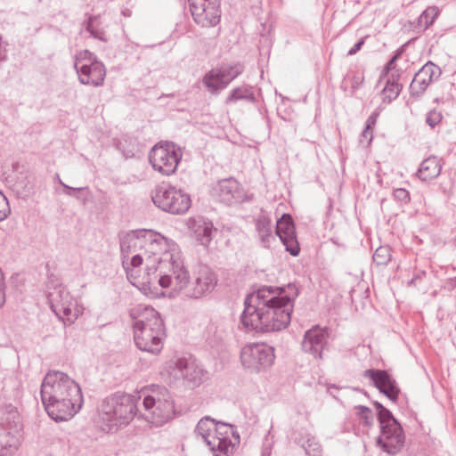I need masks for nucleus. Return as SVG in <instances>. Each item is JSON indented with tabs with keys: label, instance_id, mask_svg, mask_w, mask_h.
I'll return each mask as SVG.
<instances>
[{
	"label": "nucleus",
	"instance_id": "f257e3e1",
	"mask_svg": "<svg viewBox=\"0 0 456 456\" xmlns=\"http://www.w3.org/2000/svg\"><path fill=\"white\" fill-rule=\"evenodd\" d=\"M298 289L289 283L285 287L264 286L244 300L241 324L248 330L280 331L289 326Z\"/></svg>",
	"mask_w": 456,
	"mask_h": 456
},
{
	"label": "nucleus",
	"instance_id": "f03ea898",
	"mask_svg": "<svg viewBox=\"0 0 456 456\" xmlns=\"http://www.w3.org/2000/svg\"><path fill=\"white\" fill-rule=\"evenodd\" d=\"M40 395L47 414L55 421L71 419L84 403L79 385L59 370L47 372L41 384Z\"/></svg>",
	"mask_w": 456,
	"mask_h": 456
},
{
	"label": "nucleus",
	"instance_id": "7ed1b4c3",
	"mask_svg": "<svg viewBox=\"0 0 456 456\" xmlns=\"http://www.w3.org/2000/svg\"><path fill=\"white\" fill-rule=\"evenodd\" d=\"M166 338L164 322L153 307L146 305L141 312V318L134 323V339L141 351L158 354L163 348Z\"/></svg>",
	"mask_w": 456,
	"mask_h": 456
},
{
	"label": "nucleus",
	"instance_id": "20e7f679",
	"mask_svg": "<svg viewBox=\"0 0 456 456\" xmlns=\"http://www.w3.org/2000/svg\"><path fill=\"white\" fill-rule=\"evenodd\" d=\"M137 412V398L134 395L116 393L104 398L99 413L106 422L109 431L114 428L127 424Z\"/></svg>",
	"mask_w": 456,
	"mask_h": 456
},
{
	"label": "nucleus",
	"instance_id": "39448f33",
	"mask_svg": "<svg viewBox=\"0 0 456 456\" xmlns=\"http://www.w3.org/2000/svg\"><path fill=\"white\" fill-rule=\"evenodd\" d=\"M176 268L175 292H182L190 298H200L211 293L217 285V276L208 266H200L193 273V281H190L189 272L181 269V265H175Z\"/></svg>",
	"mask_w": 456,
	"mask_h": 456
},
{
	"label": "nucleus",
	"instance_id": "423d86ee",
	"mask_svg": "<svg viewBox=\"0 0 456 456\" xmlns=\"http://www.w3.org/2000/svg\"><path fill=\"white\" fill-rule=\"evenodd\" d=\"M46 287L52 311L63 322L73 323L78 316V310L69 291L53 274L48 276Z\"/></svg>",
	"mask_w": 456,
	"mask_h": 456
},
{
	"label": "nucleus",
	"instance_id": "0eeeda50",
	"mask_svg": "<svg viewBox=\"0 0 456 456\" xmlns=\"http://www.w3.org/2000/svg\"><path fill=\"white\" fill-rule=\"evenodd\" d=\"M151 197L157 208L172 215H183L191 205L188 193L168 183L156 185Z\"/></svg>",
	"mask_w": 456,
	"mask_h": 456
},
{
	"label": "nucleus",
	"instance_id": "6e6552de",
	"mask_svg": "<svg viewBox=\"0 0 456 456\" xmlns=\"http://www.w3.org/2000/svg\"><path fill=\"white\" fill-rule=\"evenodd\" d=\"M377 413L381 433L377 439V444L388 454H395L404 444L405 437L403 428L386 407Z\"/></svg>",
	"mask_w": 456,
	"mask_h": 456
},
{
	"label": "nucleus",
	"instance_id": "1a4fd4ad",
	"mask_svg": "<svg viewBox=\"0 0 456 456\" xmlns=\"http://www.w3.org/2000/svg\"><path fill=\"white\" fill-rule=\"evenodd\" d=\"M159 264L157 265L147 264L146 272L148 275L147 283L158 281L159 285L163 288L173 287V290L175 292V276L176 268L175 265H181V269L184 272H188L183 265V262L177 256H175L170 251L164 252V257H159Z\"/></svg>",
	"mask_w": 456,
	"mask_h": 456
},
{
	"label": "nucleus",
	"instance_id": "9d476101",
	"mask_svg": "<svg viewBox=\"0 0 456 456\" xmlns=\"http://www.w3.org/2000/svg\"><path fill=\"white\" fill-rule=\"evenodd\" d=\"M144 418L155 426H161L175 415V405L172 395L166 389L157 395H147L143 398Z\"/></svg>",
	"mask_w": 456,
	"mask_h": 456
},
{
	"label": "nucleus",
	"instance_id": "9b49d317",
	"mask_svg": "<svg viewBox=\"0 0 456 456\" xmlns=\"http://www.w3.org/2000/svg\"><path fill=\"white\" fill-rule=\"evenodd\" d=\"M181 159L180 148L171 142L156 144L149 153V161L152 168L163 175L174 174Z\"/></svg>",
	"mask_w": 456,
	"mask_h": 456
},
{
	"label": "nucleus",
	"instance_id": "f8f14e48",
	"mask_svg": "<svg viewBox=\"0 0 456 456\" xmlns=\"http://www.w3.org/2000/svg\"><path fill=\"white\" fill-rule=\"evenodd\" d=\"M275 359L273 347L266 344H249L242 347L240 361L244 368L260 372L272 366Z\"/></svg>",
	"mask_w": 456,
	"mask_h": 456
},
{
	"label": "nucleus",
	"instance_id": "ddd939ff",
	"mask_svg": "<svg viewBox=\"0 0 456 456\" xmlns=\"http://www.w3.org/2000/svg\"><path fill=\"white\" fill-rule=\"evenodd\" d=\"M244 70L241 63L224 65L219 69H211L203 77L202 82L211 94H217L239 77Z\"/></svg>",
	"mask_w": 456,
	"mask_h": 456
},
{
	"label": "nucleus",
	"instance_id": "4468645a",
	"mask_svg": "<svg viewBox=\"0 0 456 456\" xmlns=\"http://www.w3.org/2000/svg\"><path fill=\"white\" fill-rule=\"evenodd\" d=\"M194 22L202 28H211L220 22V0H188Z\"/></svg>",
	"mask_w": 456,
	"mask_h": 456
},
{
	"label": "nucleus",
	"instance_id": "2eb2a0df",
	"mask_svg": "<svg viewBox=\"0 0 456 456\" xmlns=\"http://www.w3.org/2000/svg\"><path fill=\"white\" fill-rule=\"evenodd\" d=\"M169 376L175 380H186L195 386L199 385L204 376V370L193 360L177 358L171 360L166 368Z\"/></svg>",
	"mask_w": 456,
	"mask_h": 456
},
{
	"label": "nucleus",
	"instance_id": "dca6fc26",
	"mask_svg": "<svg viewBox=\"0 0 456 456\" xmlns=\"http://www.w3.org/2000/svg\"><path fill=\"white\" fill-rule=\"evenodd\" d=\"M363 377L370 379L374 387L390 401L397 402L400 388L395 379L387 370L369 369L364 370Z\"/></svg>",
	"mask_w": 456,
	"mask_h": 456
},
{
	"label": "nucleus",
	"instance_id": "f3484780",
	"mask_svg": "<svg viewBox=\"0 0 456 456\" xmlns=\"http://www.w3.org/2000/svg\"><path fill=\"white\" fill-rule=\"evenodd\" d=\"M441 69L431 61L427 62L415 74L411 85V97L419 98L427 88L441 76Z\"/></svg>",
	"mask_w": 456,
	"mask_h": 456
},
{
	"label": "nucleus",
	"instance_id": "a211bd4d",
	"mask_svg": "<svg viewBox=\"0 0 456 456\" xmlns=\"http://www.w3.org/2000/svg\"><path fill=\"white\" fill-rule=\"evenodd\" d=\"M276 235L285 246L286 251L293 256L299 254L300 248L297 240L294 221L289 214H283L276 223Z\"/></svg>",
	"mask_w": 456,
	"mask_h": 456
},
{
	"label": "nucleus",
	"instance_id": "6ab92c4d",
	"mask_svg": "<svg viewBox=\"0 0 456 456\" xmlns=\"http://www.w3.org/2000/svg\"><path fill=\"white\" fill-rule=\"evenodd\" d=\"M214 432H222L224 437L213 436L208 441V447L214 456H231L234 444L232 443L231 436H235L233 426L223 422H216Z\"/></svg>",
	"mask_w": 456,
	"mask_h": 456
},
{
	"label": "nucleus",
	"instance_id": "aec40b11",
	"mask_svg": "<svg viewBox=\"0 0 456 456\" xmlns=\"http://www.w3.org/2000/svg\"><path fill=\"white\" fill-rule=\"evenodd\" d=\"M74 68L81 84L95 87L103 84L106 69L102 62L94 59L91 63H82L80 67H77V61H75Z\"/></svg>",
	"mask_w": 456,
	"mask_h": 456
},
{
	"label": "nucleus",
	"instance_id": "412c9836",
	"mask_svg": "<svg viewBox=\"0 0 456 456\" xmlns=\"http://www.w3.org/2000/svg\"><path fill=\"white\" fill-rule=\"evenodd\" d=\"M214 195L220 202L229 206L243 202L245 199L242 188L233 178L219 181L214 187Z\"/></svg>",
	"mask_w": 456,
	"mask_h": 456
},
{
	"label": "nucleus",
	"instance_id": "4be33fe9",
	"mask_svg": "<svg viewBox=\"0 0 456 456\" xmlns=\"http://www.w3.org/2000/svg\"><path fill=\"white\" fill-rule=\"evenodd\" d=\"M155 232L151 230H135L126 233L120 240V249L123 257L137 250H142L145 248V242L154 241Z\"/></svg>",
	"mask_w": 456,
	"mask_h": 456
},
{
	"label": "nucleus",
	"instance_id": "5701e85b",
	"mask_svg": "<svg viewBox=\"0 0 456 456\" xmlns=\"http://www.w3.org/2000/svg\"><path fill=\"white\" fill-rule=\"evenodd\" d=\"M327 344V332L319 327H314L305 333L302 349L305 353L312 354L315 359H322Z\"/></svg>",
	"mask_w": 456,
	"mask_h": 456
},
{
	"label": "nucleus",
	"instance_id": "b1692460",
	"mask_svg": "<svg viewBox=\"0 0 456 456\" xmlns=\"http://www.w3.org/2000/svg\"><path fill=\"white\" fill-rule=\"evenodd\" d=\"M188 227L194 234L195 239L203 246H208L212 240L216 231L213 223L202 216L192 217L188 221Z\"/></svg>",
	"mask_w": 456,
	"mask_h": 456
},
{
	"label": "nucleus",
	"instance_id": "393cba45",
	"mask_svg": "<svg viewBox=\"0 0 456 456\" xmlns=\"http://www.w3.org/2000/svg\"><path fill=\"white\" fill-rule=\"evenodd\" d=\"M154 241L145 242V248H143V254L146 256V265L159 264V257H164V252L168 251L167 249V240L159 233L155 232L153 237Z\"/></svg>",
	"mask_w": 456,
	"mask_h": 456
},
{
	"label": "nucleus",
	"instance_id": "a878e982",
	"mask_svg": "<svg viewBox=\"0 0 456 456\" xmlns=\"http://www.w3.org/2000/svg\"><path fill=\"white\" fill-rule=\"evenodd\" d=\"M255 225L260 245L265 248H270L272 243L276 240L273 234L271 219L265 216H259Z\"/></svg>",
	"mask_w": 456,
	"mask_h": 456
},
{
	"label": "nucleus",
	"instance_id": "bb28decb",
	"mask_svg": "<svg viewBox=\"0 0 456 456\" xmlns=\"http://www.w3.org/2000/svg\"><path fill=\"white\" fill-rule=\"evenodd\" d=\"M240 101L248 103H255L256 102L255 92L251 86L244 84L232 89L224 100V104L231 105Z\"/></svg>",
	"mask_w": 456,
	"mask_h": 456
},
{
	"label": "nucleus",
	"instance_id": "cd10ccee",
	"mask_svg": "<svg viewBox=\"0 0 456 456\" xmlns=\"http://www.w3.org/2000/svg\"><path fill=\"white\" fill-rule=\"evenodd\" d=\"M442 170L440 159L435 156L424 159L418 170V176L422 181H428L437 177Z\"/></svg>",
	"mask_w": 456,
	"mask_h": 456
},
{
	"label": "nucleus",
	"instance_id": "c85d7f7f",
	"mask_svg": "<svg viewBox=\"0 0 456 456\" xmlns=\"http://www.w3.org/2000/svg\"><path fill=\"white\" fill-rule=\"evenodd\" d=\"M20 445L19 437L12 431L2 428H0V456H11Z\"/></svg>",
	"mask_w": 456,
	"mask_h": 456
},
{
	"label": "nucleus",
	"instance_id": "c756f323",
	"mask_svg": "<svg viewBox=\"0 0 456 456\" xmlns=\"http://www.w3.org/2000/svg\"><path fill=\"white\" fill-rule=\"evenodd\" d=\"M86 30L95 39H98L102 42H107V35L104 28L102 27V21L100 20V14L97 15H88L86 20L85 21Z\"/></svg>",
	"mask_w": 456,
	"mask_h": 456
},
{
	"label": "nucleus",
	"instance_id": "7c9ffc66",
	"mask_svg": "<svg viewBox=\"0 0 456 456\" xmlns=\"http://www.w3.org/2000/svg\"><path fill=\"white\" fill-rule=\"evenodd\" d=\"M216 428L215 419L209 417L202 418L195 428V432L200 435L208 445V441L213 437L214 428Z\"/></svg>",
	"mask_w": 456,
	"mask_h": 456
},
{
	"label": "nucleus",
	"instance_id": "2f4dec72",
	"mask_svg": "<svg viewBox=\"0 0 456 456\" xmlns=\"http://www.w3.org/2000/svg\"><path fill=\"white\" fill-rule=\"evenodd\" d=\"M298 444L304 448L307 456H322V446L311 435L307 434L298 441Z\"/></svg>",
	"mask_w": 456,
	"mask_h": 456
},
{
	"label": "nucleus",
	"instance_id": "473e14b6",
	"mask_svg": "<svg viewBox=\"0 0 456 456\" xmlns=\"http://www.w3.org/2000/svg\"><path fill=\"white\" fill-rule=\"evenodd\" d=\"M399 75H397L396 78L392 75L391 78H388L386 86L382 91L385 99H387L390 102L391 101L396 99L403 88V86L398 83Z\"/></svg>",
	"mask_w": 456,
	"mask_h": 456
},
{
	"label": "nucleus",
	"instance_id": "72a5a7b5",
	"mask_svg": "<svg viewBox=\"0 0 456 456\" xmlns=\"http://www.w3.org/2000/svg\"><path fill=\"white\" fill-rule=\"evenodd\" d=\"M373 261L378 265H386L391 260V249L387 246L379 247L373 254Z\"/></svg>",
	"mask_w": 456,
	"mask_h": 456
},
{
	"label": "nucleus",
	"instance_id": "f704fd0d",
	"mask_svg": "<svg viewBox=\"0 0 456 456\" xmlns=\"http://www.w3.org/2000/svg\"><path fill=\"white\" fill-rule=\"evenodd\" d=\"M144 258L146 259V256L142 252L133 256L130 263H126L125 260H123V266L129 280L133 277V268L139 267L142 264Z\"/></svg>",
	"mask_w": 456,
	"mask_h": 456
},
{
	"label": "nucleus",
	"instance_id": "c9c22d12",
	"mask_svg": "<svg viewBox=\"0 0 456 456\" xmlns=\"http://www.w3.org/2000/svg\"><path fill=\"white\" fill-rule=\"evenodd\" d=\"M439 14V10L436 6H430L427 8L422 14L419 16V23L424 25L425 28L429 27L435 21L436 18Z\"/></svg>",
	"mask_w": 456,
	"mask_h": 456
},
{
	"label": "nucleus",
	"instance_id": "e433bc0d",
	"mask_svg": "<svg viewBox=\"0 0 456 456\" xmlns=\"http://www.w3.org/2000/svg\"><path fill=\"white\" fill-rule=\"evenodd\" d=\"M350 81L351 85V95L354 94V92L360 88L364 81L363 73L354 72L352 74H348L346 77Z\"/></svg>",
	"mask_w": 456,
	"mask_h": 456
},
{
	"label": "nucleus",
	"instance_id": "4c0bfd02",
	"mask_svg": "<svg viewBox=\"0 0 456 456\" xmlns=\"http://www.w3.org/2000/svg\"><path fill=\"white\" fill-rule=\"evenodd\" d=\"M357 409L358 416L363 420V425L366 427L371 426L373 422V415L370 409L362 405H359Z\"/></svg>",
	"mask_w": 456,
	"mask_h": 456
},
{
	"label": "nucleus",
	"instance_id": "58836bf2",
	"mask_svg": "<svg viewBox=\"0 0 456 456\" xmlns=\"http://www.w3.org/2000/svg\"><path fill=\"white\" fill-rule=\"evenodd\" d=\"M443 118L442 113L437 111L436 110H430L426 117V123L431 127L434 128L436 125H438Z\"/></svg>",
	"mask_w": 456,
	"mask_h": 456
},
{
	"label": "nucleus",
	"instance_id": "ea45409f",
	"mask_svg": "<svg viewBox=\"0 0 456 456\" xmlns=\"http://www.w3.org/2000/svg\"><path fill=\"white\" fill-rule=\"evenodd\" d=\"M94 59L96 60V56L93 53L84 50L78 53L76 61H77V67H80L82 63H91V61H94Z\"/></svg>",
	"mask_w": 456,
	"mask_h": 456
},
{
	"label": "nucleus",
	"instance_id": "a19ab883",
	"mask_svg": "<svg viewBox=\"0 0 456 456\" xmlns=\"http://www.w3.org/2000/svg\"><path fill=\"white\" fill-rule=\"evenodd\" d=\"M11 209L6 197L0 191V221L4 220L10 214Z\"/></svg>",
	"mask_w": 456,
	"mask_h": 456
},
{
	"label": "nucleus",
	"instance_id": "79ce46f5",
	"mask_svg": "<svg viewBox=\"0 0 456 456\" xmlns=\"http://www.w3.org/2000/svg\"><path fill=\"white\" fill-rule=\"evenodd\" d=\"M393 195L396 200L404 204L408 203L411 200L410 192L404 188L394 190Z\"/></svg>",
	"mask_w": 456,
	"mask_h": 456
},
{
	"label": "nucleus",
	"instance_id": "37998d69",
	"mask_svg": "<svg viewBox=\"0 0 456 456\" xmlns=\"http://www.w3.org/2000/svg\"><path fill=\"white\" fill-rule=\"evenodd\" d=\"M60 184L63 187V191L66 195L75 197L79 199V196L77 194L78 191L84 190V188H74L67 185L62 181H60Z\"/></svg>",
	"mask_w": 456,
	"mask_h": 456
},
{
	"label": "nucleus",
	"instance_id": "c03bdc74",
	"mask_svg": "<svg viewBox=\"0 0 456 456\" xmlns=\"http://www.w3.org/2000/svg\"><path fill=\"white\" fill-rule=\"evenodd\" d=\"M372 138V130L364 127L360 136V142L368 146L371 142Z\"/></svg>",
	"mask_w": 456,
	"mask_h": 456
},
{
	"label": "nucleus",
	"instance_id": "a18cd8bd",
	"mask_svg": "<svg viewBox=\"0 0 456 456\" xmlns=\"http://www.w3.org/2000/svg\"><path fill=\"white\" fill-rule=\"evenodd\" d=\"M364 45V38H361L348 51L347 55H354L358 53L362 46Z\"/></svg>",
	"mask_w": 456,
	"mask_h": 456
},
{
	"label": "nucleus",
	"instance_id": "49530a36",
	"mask_svg": "<svg viewBox=\"0 0 456 456\" xmlns=\"http://www.w3.org/2000/svg\"><path fill=\"white\" fill-rule=\"evenodd\" d=\"M402 50H397L395 55L389 60L386 65V69L390 70L394 69L395 61L401 56Z\"/></svg>",
	"mask_w": 456,
	"mask_h": 456
},
{
	"label": "nucleus",
	"instance_id": "de8ad7c7",
	"mask_svg": "<svg viewBox=\"0 0 456 456\" xmlns=\"http://www.w3.org/2000/svg\"><path fill=\"white\" fill-rule=\"evenodd\" d=\"M378 114H371L366 120L365 128L371 129L376 125Z\"/></svg>",
	"mask_w": 456,
	"mask_h": 456
},
{
	"label": "nucleus",
	"instance_id": "09e8293b",
	"mask_svg": "<svg viewBox=\"0 0 456 456\" xmlns=\"http://www.w3.org/2000/svg\"><path fill=\"white\" fill-rule=\"evenodd\" d=\"M373 404H374V406H375V408H376L378 412H379L380 411H382L384 409L383 404L379 403V402H374Z\"/></svg>",
	"mask_w": 456,
	"mask_h": 456
},
{
	"label": "nucleus",
	"instance_id": "8fccbe9b",
	"mask_svg": "<svg viewBox=\"0 0 456 456\" xmlns=\"http://www.w3.org/2000/svg\"><path fill=\"white\" fill-rule=\"evenodd\" d=\"M213 436L224 437V436L222 434V432H213Z\"/></svg>",
	"mask_w": 456,
	"mask_h": 456
},
{
	"label": "nucleus",
	"instance_id": "3c124183",
	"mask_svg": "<svg viewBox=\"0 0 456 456\" xmlns=\"http://www.w3.org/2000/svg\"><path fill=\"white\" fill-rule=\"evenodd\" d=\"M55 177H56V180H58L59 183H60V181H61V178H60V175L58 174L55 175Z\"/></svg>",
	"mask_w": 456,
	"mask_h": 456
},
{
	"label": "nucleus",
	"instance_id": "603ef678",
	"mask_svg": "<svg viewBox=\"0 0 456 456\" xmlns=\"http://www.w3.org/2000/svg\"><path fill=\"white\" fill-rule=\"evenodd\" d=\"M159 296V293H155L152 295V297H158Z\"/></svg>",
	"mask_w": 456,
	"mask_h": 456
}]
</instances>
